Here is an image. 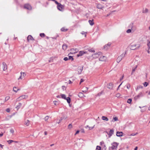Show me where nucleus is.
<instances>
[{"mask_svg":"<svg viewBox=\"0 0 150 150\" xmlns=\"http://www.w3.org/2000/svg\"><path fill=\"white\" fill-rule=\"evenodd\" d=\"M139 44H133L132 43L130 45V48L132 50H134L138 49L140 47Z\"/></svg>","mask_w":150,"mask_h":150,"instance_id":"1","label":"nucleus"},{"mask_svg":"<svg viewBox=\"0 0 150 150\" xmlns=\"http://www.w3.org/2000/svg\"><path fill=\"white\" fill-rule=\"evenodd\" d=\"M118 144L116 142H113L112 144V146L109 148V150H116Z\"/></svg>","mask_w":150,"mask_h":150,"instance_id":"2","label":"nucleus"},{"mask_svg":"<svg viewBox=\"0 0 150 150\" xmlns=\"http://www.w3.org/2000/svg\"><path fill=\"white\" fill-rule=\"evenodd\" d=\"M61 98L66 100L67 102L69 104L71 102V99L69 97H66V96L65 94H61Z\"/></svg>","mask_w":150,"mask_h":150,"instance_id":"3","label":"nucleus"},{"mask_svg":"<svg viewBox=\"0 0 150 150\" xmlns=\"http://www.w3.org/2000/svg\"><path fill=\"white\" fill-rule=\"evenodd\" d=\"M55 3L57 5V9L61 11H62L64 8V5H62L61 4L59 3L57 1H55Z\"/></svg>","mask_w":150,"mask_h":150,"instance_id":"4","label":"nucleus"},{"mask_svg":"<svg viewBox=\"0 0 150 150\" xmlns=\"http://www.w3.org/2000/svg\"><path fill=\"white\" fill-rule=\"evenodd\" d=\"M126 54V52H125V53H122L120 56H118L116 60L117 62V63H119L122 60V59L125 57Z\"/></svg>","mask_w":150,"mask_h":150,"instance_id":"5","label":"nucleus"},{"mask_svg":"<svg viewBox=\"0 0 150 150\" xmlns=\"http://www.w3.org/2000/svg\"><path fill=\"white\" fill-rule=\"evenodd\" d=\"M28 96H27L25 95L21 96L16 98V102L20 101L23 99H26L28 98Z\"/></svg>","mask_w":150,"mask_h":150,"instance_id":"6","label":"nucleus"},{"mask_svg":"<svg viewBox=\"0 0 150 150\" xmlns=\"http://www.w3.org/2000/svg\"><path fill=\"white\" fill-rule=\"evenodd\" d=\"M20 76L19 78H18V80H20L24 78L26 75V74L24 72H23L22 71L20 73Z\"/></svg>","mask_w":150,"mask_h":150,"instance_id":"7","label":"nucleus"},{"mask_svg":"<svg viewBox=\"0 0 150 150\" xmlns=\"http://www.w3.org/2000/svg\"><path fill=\"white\" fill-rule=\"evenodd\" d=\"M23 8L28 10H31L32 9L31 6L29 4H25L23 6Z\"/></svg>","mask_w":150,"mask_h":150,"instance_id":"8","label":"nucleus"},{"mask_svg":"<svg viewBox=\"0 0 150 150\" xmlns=\"http://www.w3.org/2000/svg\"><path fill=\"white\" fill-rule=\"evenodd\" d=\"M106 59L107 58L106 57L101 55L99 58V60L101 61H105L106 60Z\"/></svg>","mask_w":150,"mask_h":150,"instance_id":"9","label":"nucleus"},{"mask_svg":"<svg viewBox=\"0 0 150 150\" xmlns=\"http://www.w3.org/2000/svg\"><path fill=\"white\" fill-rule=\"evenodd\" d=\"M2 67L4 71H5L7 69V67L5 62H3L2 63Z\"/></svg>","mask_w":150,"mask_h":150,"instance_id":"10","label":"nucleus"},{"mask_svg":"<svg viewBox=\"0 0 150 150\" xmlns=\"http://www.w3.org/2000/svg\"><path fill=\"white\" fill-rule=\"evenodd\" d=\"M87 53V52L84 51H81L79 52V54L77 55L78 57L81 56L83 54Z\"/></svg>","mask_w":150,"mask_h":150,"instance_id":"11","label":"nucleus"},{"mask_svg":"<svg viewBox=\"0 0 150 150\" xmlns=\"http://www.w3.org/2000/svg\"><path fill=\"white\" fill-rule=\"evenodd\" d=\"M101 55V52H99L98 53L93 54V56L94 58H99Z\"/></svg>","mask_w":150,"mask_h":150,"instance_id":"12","label":"nucleus"},{"mask_svg":"<svg viewBox=\"0 0 150 150\" xmlns=\"http://www.w3.org/2000/svg\"><path fill=\"white\" fill-rule=\"evenodd\" d=\"M71 52L69 54V55L73 54H75L78 51V49H72L71 50Z\"/></svg>","mask_w":150,"mask_h":150,"instance_id":"13","label":"nucleus"},{"mask_svg":"<svg viewBox=\"0 0 150 150\" xmlns=\"http://www.w3.org/2000/svg\"><path fill=\"white\" fill-rule=\"evenodd\" d=\"M107 87L109 89H112L113 88V84L112 83H109L107 84Z\"/></svg>","mask_w":150,"mask_h":150,"instance_id":"14","label":"nucleus"},{"mask_svg":"<svg viewBox=\"0 0 150 150\" xmlns=\"http://www.w3.org/2000/svg\"><path fill=\"white\" fill-rule=\"evenodd\" d=\"M123 133L122 132H116V135L117 137H121L123 135Z\"/></svg>","mask_w":150,"mask_h":150,"instance_id":"15","label":"nucleus"},{"mask_svg":"<svg viewBox=\"0 0 150 150\" xmlns=\"http://www.w3.org/2000/svg\"><path fill=\"white\" fill-rule=\"evenodd\" d=\"M147 45L148 47V49L147 52L149 54H150V42L149 41H148Z\"/></svg>","mask_w":150,"mask_h":150,"instance_id":"16","label":"nucleus"},{"mask_svg":"<svg viewBox=\"0 0 150 150\" xmlns=\"http://www.w3.org/2000/svg\"><path fill=\"white\" fill-rule=\"evenodd\" d=\"M27 40L28 41H29L31 40H34L33 38L30 35H29L27 37Z\"/></svg>","mask_w":150,"mask_h":150,"instance_id":"17","label":"nucleus"},{"mask_svg":"<svg viewBox=\"0 0 150 150\" xmlns=\"http://www.w3.org/2000/svg\"><path fill=\"white\" fill-rule=\"evenodd\" d=\"M83 70V68L81 67H78V74H80L81 73Z\"/></svg>","mask_w":150,"mask_h":150,"instance_id":"18","label":"nucleus"},{"mask_svg":"<svg viewBox=\"0 0 150 150\" xmlns=\"http://www.w3.org/2000/svg\"><path fill=\"white\" fill-rule=\"evenodd\" d=\"M97 8L99 9H102L104 7L101 4H99L97 5Z\"/></svg>","mask_w":150,"mask_h":150,"instance_id":"19","label":"nucleus"},{"mask_svg":"<svg viewBox=\"0 0 150 150\" xmlns=\"http://www.w3.org/2000/svg\"><path fill=\"white\" fill-rule=\"evenodd\" d=\"M22 105V104L21 103H18V104L17 105L16 107V108L17 109V110H18L21 107Z\"/></svg>","mask_w":150,"mask_h":150,"instance_id":"20","label":"nucleus"},{"mask_svg":"<svg viewBox=\"0 0 150 150\" xmlns=\"http://www.w3.org/2000/svg\"><path fill=\"white\" fill-rule=\"evenodd\" d=\"M95 126L94 125L93 127H90L89 125H87L86 127V128L88 129L89 130H91L94 128Z\"/></svg>","mask_w":150,"mask_h":150,"instance_id":"21","label":"nucleus"},{"mask_svg":"<svg viewBox=\"0 0 150 150\" xmlns=\"http://www.w3.org/2000/svg\"><path fill=\"white\" fill-rule=\"evenodd\" d=\"M20 89H19L16 87H13V91L16 93H17L18 91L20 90Z\"/></svg>","mask_w":150,"mask_h":150,"instance_id":"22","label":"nucleus"},{"mask_svg":"<svg viewBox=\"0 0 150 150\" xmlns=\"http://www.w3.org/2000/svg\"><path fill=\"white\" fill-rule=\"evenodd\" d=\"M149 10L148 9L146 8H143L142 11V13H146L148 12Z\"/></svg>","mask_w":150,"mask_h":150,"instance_id":"23","label":"nucleus"},{"mask_svg":"<svg viewBox=\"0 0 150 150\" xmlns=\"http://www.w3.org/2000/svg\"><path fill=\"white\" fill-rule=\"evenodd\" d=\"M61 30L62 32H66L68 30V29L65 27H63L61 28Z\"/></svg>","mask_w":150,"mask_h":150,"instance_id":"24","label":"nucleus"},{"mask_svg":"<svg viewBox=\"0 0 150 150\" xmlns=\"http://www.w3.org/2000/svg\"><path fill=\"white\" fill-rule=\"evenodd\" d=\"M88 22L91 25H92L94 24L93 20H89Z\"/></svg>","mask_w":150,"mask_h":150,"instance_id":"25","label":"nucleus"},{"mask_svg":"<svg viewBox=\"0 0 150 150\" xmlns=\"http://www.w3.org/2000/svg\"><path fill=\"white\" fill-rule=\"evenodd\" d=\"M102 119L103 120L106 121H108L109 120L108 118L104 116H103L102 117Z\"/></svg>","mask_w":150,"mask_h":150,"instance_id":"26","label":"nucleus"},{"mask_svg":"<svg viewBox=\"0 0 150 150\" xmlns=\"http://www.w3.org/2000/svg\"><path fill=\"white\" fill-rule=\"evenodd\" d=\"M113 132L114 131L113 130L111 129L110 130L109 134V135L110 136V137L112 136V135L113 134Z\"/></svg>","mask_w":150,"mask_h":150,"instance_id":"27","label":"nucleus"},{"mask_svg":"<svg viewBox=\"0 0 150 150\" xmlns=\"http://www.w3.org/2000/svg\"><path fill=\"white\" fill-rule=\"evenodd\" d=\"M67 45H65V44L63 45L62 46V49L64 50H66L67 48Z\"/></svg>","mask_w":150,"mask_h":150,"instance_id":"28","label":"nucleus"},{"mask_svg":"<svg viewBox=\"0 0 150 150\" xmlns=\"http://www.w3.org/2000/svg\"><path fill=\"white\" fill-rule=\"evenodd\" d=\"M25 124L27 126L29 125H30V121L28 120H26L25 122Z\"/></svg>","mask_w":150,"mask_h":150,"instance_id":"29","label":"nucleus"},{"mask_svg":"<svg viewBox=\"0 0 150 150\" xmlns=\"http://www.w3.org/2000/svg\"><path fill=\"white\" fill-rule=\"evenodd\" d=\"M83 96L84 95L83 93L81 92L79 93L78 94V96L80 98H81L83 97Z\"/></svg>","mask_w":150,"mask_h":150,"instance_id":"30","label":"nucleus"},{"mask_svg":"<svg viewBox=\"0 0 150 150\" xmlns=\"http://www.w3.org/2000/svg\"><path fill=\"white\" fill-rule=\"evenodd\" d=\"M137 66L136 65L135 66V67L134 68H133L132 69V72L131 73V74H132L135 71L136 69L137 68Z\"/></svg>","mask_w":150,"mask_h":150,"instance_id":"31","label":"nucleus"},{"mask_svg":"<svg viewBox=\"0 0 150 150\" xmlns=\"http://www.w3.org/2000/svg\"><path fill=\"white\" fill-rule=\"evenodd\" d=\"M81 34L82 35H84L85 37H86V36L87 33L86 32L83 31L81 32Z\"/></svg>","mask_w":150,"mask_h":150,"instance_id":"32","label":"nucleus"},{"mask_svg":"<svg viewBox=\"0 0 150 150\" xmlns=\"http://www.w3.org/2000/svg\"><path fill=\"white\" fill-rule=\"evenodd\" d=\"M88 51L89 52H95V50L93 48L88 49Z\"/></svg>","mask_w":150,"mask_h":150,"instance_id":"33","label":"nucleus"},{"mask_svg":"<svg viewBox=\"0 0 150 150\" xmlns=\"http://www.w3.org/2000/svg\"><path fill=\"white\" fill-rule=\"evenodd\" d=\"M68 56H69V59H71L72 61H73L74 60V59L73 58V57L71 56L70 55H69L68 54Z\"/></svg>","mask_w":150,"mask_h":150,"instance_id":"34","label":"nucleus"},{"mask_svg":"<svg viewBox=\"0 0 150 150\" xmlns=\"http://www.w3.org/2000/svg\"><path fill=\"white\" fill-rule=\"evenodd\" d=\"M132 101V99L131 98H129L128 99L127 102V103H128L129 104H131Z\"/></svg>","mask_w":150,"mask_h":150,"instance_id":"35","label":"nucleus"},{"mask_svg":"<svg viewBox=\"0 0 150 150\" xmlns=\"http://www.w3.org/2000/svg\"><path fill=\"white\" fill-rule=\"evenodd\" d=\"M72 127V125L71 124H69L68 125V129H71Z\"/></svg>","mask_w":150,"mask_h":150,"instance_id":"36","label":"nucleus"},{"mask_svg":"<svg viewBox=\"0 0 150 150\" xmlns=\"http://www.w3.org/2000/svg\"><path fill=\"white\" fill-rule=\"evenodd\" d=\"M7 142H8V143L9 144H10L11 143H12V142H13V140H9L7 141Z\"/></svg>","mask_w":150,"mask_h":150,"instance_id":"37","label":"nucleus"},{"mask_svg":"<svg viewBox=\"0 0 150 150\" xmlns=\"http://www.w3.org/2000/svg\"><path fill=\"white\" fill-rule=\"evenodd\" d=\"M10 97L9 96H7L5 98V101H6L8 100L10 98Z\"/></svg>","mask_w":150,"mask_h":150,"instance_id":"38","label":"nucleus"},{"mask_svg":"<svg viewBox=\"0 0 150 150\" xmlns=\"http://www.w3.org/2000/svg\"><path fill=\"white\" fill-rule=\"evenodd\" d=\"M127 88V89H129L130 88L131 86L130 84L128 83L126 85Z\"/></svg>","mask_w":150,"mask_h":150,"instance_id":"39","label":"nucleus"},{"mask_svg":"<svg viewBox=\"0 0 150 150\" xmlns=\"http://www.w3.org/2000/svg\"><path fill=\"white\" fill-rule=\"evenodd\" d=\"M144 86L145 87H146L148 85V83L147 82H145L144 83Z\"/></svg>","mask_w":150,"mask_h":150,"instance_id":"40","label":"nucleus"},{"mask_svg":"<svg viewBox=\"0 0 150 150\" xmlns=\"http://www.w3.org/2000/svg\"><path fill=\"white\" fill-rule=\"evenodd\" d=\"M40 36L41 37H44L45 36V35L44 33H41L40 34Z\"/></svg>","mask_w":150,"mask_h":150,"instance_id":"41","label":"nucleus"},{"mask_svg":"<svg viewBox=\"0 0 150 150\" xmlns=\"http://www.w3.org/2000/svg\"><path fill=\"white\" fill-rule=\"evenodd\" d=\"M101 147L100 146H96V150H100Z\"/></svg>","mask_w":150,"mask_h":150,"instance_id":"42","label":"nucleus"},{"mask_svg":"<svg viewBox=\"0 0 150 150\" xmlns=\"http://www.w3.org/2000/svg\"><path fill=\"white\" fill-rule=\"evenodd\" d=\"M120 96L121 94L119 93H118L116 94V96L117 98L119 97Z\"/></svg>","mask_w":150,"mask_h":150,"instance_id":"43","label":"nucleus"},{"mask_svg":"<svg viewBox=\"0 0 150 150\" xmlns=\"http://www.w3.org/2000/svg\"><path fill=\"white\" fill-rule=\"evenodd\" d=\"M113 119L114 121H117L118 120V118L117 117H113Z\"/></svg>","mask_w":150,"mask_h":150,"instance_id":"44","label":"nucleus"},{"mask_svg":"<svg viewBox=\"0 0 150 150\" xmlns=\"http://www.w3.org/2000/svg\"><path fill=\"white\" fill-rule=\"evenodd\" d=\"M131 29H128L127 31V33H131Z\"/></svg>","mask_w":150,"mask_h":150,"instance_id":"45","label":"nucleus"},{"mask_svg":"<svg viewBox=\"0 0 150 150\" xmlns=\"http://www.w3.org/2000/svg\"><path fill=\"white\" fill-rule=\"evenodd\" d=\"M49 119V117L48 116H46L44 118L45 121Z\"/></svg>","mask_w":150,"mask_h":150,"instance_id":"46","label":"nucleus"},{"mask_svg":"<svg viewBox=\"0 0 150 150\" xmlns=\"http://www.w3.org/2000/svg\"><path fill=\"white\" fill-rule=\"evenodd\" d=\"M10 132L11 133L13 134L14 132V131L13 129H11L10 130Z\"/></svg>","mask_w":150,"mask_h":150,"instance_id":"47","label":"nucleus"},{"mask_svg":"<svg viewBox=\"0 0 150 150\" xmlns=\"http://www.w3.org/2000/svg\"><path fill=\"white\" fill-rule=\"evenodd\" d=\"M68 59V58L67 57H65L64 58V60L65 61H67Z\"/></svg>","mask_w":150,"mask_h":150,"instance_id":"48","label":"nucleus"},{"mask_svg":"<svg viewBox=\"0 0 150 150\" xmlns=\"http://www.w3.org/2000/svg\"><path fill=\"white\" fill-rule=\"evenodd\" d=\"M110 45H111V44L110 43H108L107 44V45H105V46L104 47H105L107 46V45H108V46H109V47H110Z\"/></svg>","mask_w":150,"mask_h":150,"instance_id":"49","label":"nucleus"},{"mask_svg":"<svg viewBox=\"0 0 150 150\" xmlns=\"http://www.w3.org/2000/svg\"><path fill=\"white\" fill-rule=\"evenodd\" d=\"M84 81V80L83 79H81V80H80V84H81V83L82 82H83Z\"/></svg>","mask_w":150,"mask_h":150,"instance_id":"50","label":"nucleus"},{"mask_svg":"<svg viewBox=\"0 0 150 150\" xmlns=\"http://www.w3.org/2000/svg\"><path fill=\"white\" fill-rule=\"evenodd\" d=\"M86 90H85V91H83V92H85V93H86V92L87 91V90H88V88H87V87H86Z\"/></svg>","mask_w":150,"mask_h":150,"instance_id":"51","label":"nucleus"},{"mask_svg":"<svg viewBox=\"0 0 150 150\" xmlns=\"http://www.w3.org/2000/svg\"><path fill=\"white\" fill-rule=\"evenodd\" d=\"M56 97L58 98H61V94L57 96Z\"/></svg>","mask_w":150,"mask_h":150,"instance_id":"52","label":"nucleus"},{"mask_svg":"<svg viewBox=\"0 0 150 150\" xmlns=\"http://www.w3.org/2000/svg\"><path fill=\"white\" fill-rule=\"evenodd\" d=\"M57 102L56 101H54L53 102V103L54 104V105H57V104H56V103Z\"/></svg>","mask_w":150,"mask_h":150,"instance_id":"53","label":"nucleus"},{"mask_svg":"<svg viewBox=\"0 0 150 150\" xmlns=\"http://www.w3.org/2000/svg\"><path fill=\"white\" fill-rule=\"evenodd\" d=\"M79 130H77L76 132V133L75 134V135H76V134H78L79 133Z\"/></svg>","mask_w":150,"mask_h":150,"instance_id":"54","label":"nucleus"},{"mask_svg":"<svg viewBox=\"0 0 150 150\" xmlns=\"http://www.w3.org/2000/svg\"><path fill=\"white\" fill-rule=\"evenodd\" d=\"M137 134V133H136V134H134V133H133V134H131L130 135V136H134V135H135L136 134Z\"/></svg>","mask_w":150,"mask_h":150,"instance_id":"55","label":"nucleus"},{"mask_svg":"<svg viewBox=\"0 0 150 150\" xmlns=\"http://www.w3.org/2000/svg\"><path fill=\"white\" fill-rule=\"evenodd\" d=\"M6 111L7 112H9L10 111V109L8 108H7L6 110Z\"/></svg>","mask_w":150,"mask_h":150,"instance_id":"56","label":"nucleus"},{"mask_svg":"<svg viewBox=\"0 0 150 150\" xmlns=\"http://www.w3.org/2000/svg\"><path fill=\"white\" fill-rule=\"evenodd\" d=\"M47 134V132L46 131H45V132H44V134L45 135H46Z\"/></svg>","mask_w":150,"mask_h":150,"instance_id":"57","label":"nucleus"},{"mask_svg":"<svg viewBox=\"0 0 150 150\" xmlns=\"http://www.w3.org/2000/svg\"><path fill=\"white\" fill-rule=\"evenodd\" d=\"M104 143L103 142V141L101 142L100 143V145H101L104 144Z\"/></svg>","mask_w":150,"mask_h":150,"instance_id":"58","label":"nucleus"},{"mask_svg":"<svg viewBox=\"0 0 150 150\" xmlns=\"http://www.w3.org/2000/svg\"><path fill=\"white\" fill-rule=\"evenodd\" d=\"M72 83V81L71 80H69V84H71V83Z\"/></svg>","mask_w":150,"mask_h":150,"instance_id":"59","label":"nucleus"},{"mask_svg":"<svg viewBox=\"0 0 150 150\" xmlns=\"http://www.w3.org/2000/svg\"><path fill=\"white\" fill-rule=\"evenodd\" d=\"M3 135V134L2 133H0V137H2Z\"/></svg>","mask_w":150,"mask_h":150,"instance_id":"60","label":"nucleus"},{"mask_svg":"<svg viewBox=\"0 0 150 150\" xmlns=\"http://www.w3.org/2000/svg\"><path fill=\"white\" fill-rule=\"evenodd\" d=\"M138 149V147L137 146H136L135 147V148L134 149V150H137V149Z\"/></svg>","mask_w":150,"mask_h":150,"instance_id":"61","label":"nucleus"},{"mask_svg":"<svg viewBox=\"0 0 150 150\" xmlns=\"http://www.w3.org/2000/svg\"><path fill=\"white\" fill-rule=\"evenodd\" d=\"M13 142H15V143H18V141H13Z\"/></svg>","mask_w":150,"mask_h":150,"instance_id":"62","label":"nucleus"},{"mask_svg":"<svg viewBox=\"0 0 150 150\" xmlns=\"http://www.w3.org/2000/svg\"><path fill=\"white\" fill-rule=\"evenodd\" d=\"M0 146L2 148H3V145H2L1 144H0Z\"/></svg>","mask_w":150,"mask_h":150,"instance_id":"63","label":"nucleus"},{"mask_svg":"<svg viewBox=\"0 0 150 150\" xmlns=\"http://www.w3.org/2000/svg\"><path fill=\"white\" fill-rule=\"evenodd\" d=\"M54 144H51V145H50V146H54Z\"/></svg>","mask_w":150,"mask_h":150,"instance_id":"64","label":"nucleus"}]
</instances>
